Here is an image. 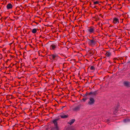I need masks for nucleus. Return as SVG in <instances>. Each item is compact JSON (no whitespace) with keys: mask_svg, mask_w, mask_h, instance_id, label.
<instances>
[{"mask_svg":"<svg viewBox=\"0 0 130 130\" xmlns=\"http://www.w3.org/2000/svg\"><path fill=\"white\" fill-rule=\"evenodd\" d=\"M50 58L52 60L57 61L60 59V57L56 54H54L50 56Z\"/></svg>","mask_w":130,"mask_h":130,"instance_id":"nucleus-1","label":"nucleus"},{"mask_svg":"<svg viewBox=\"0 0 130 130\" xmlns=\"http://www.w3.org/2000/svg\"><path fill=\"white\" fill-rule=\"evenodd\" d=\"M88 43L89 46L93 47L95 45L96 42L93 39L92 40L88 39Z\"/></svg>","mask_w":130,"mask_h":130,"instance_id":"nucleus-2","label":"nucleus"},{"mask_svg":"<svg viewBox=\"0 0 130 130\" xmlns=\"http://www.w3.org/2000/svg\"><path fill=\"white\" fill-rule=\"evenodd\" d=\"M95 28L94 27H90L87 29L88 32L90 33H93L95 30Z\"/></svg>","mask_w":130,"mask_h":130,"instance_id":"nucleus-3","label":"nucleus"},{"mask_svg":"<svg viewBox=\"0 0 130 130\" xmlns=\"http://www.w3.org/2000/svg\"><path fill=\"white\" fill-rule=\"evenodd\" d=\"M113 23L114 24H117L119 23V19L116 17L114 18L113 19Z\"/></svg>","mask_w":130,"mask_h":130,"instance_id":"nucleus-4","label":"nucleus"},{"mask_svg":"<svg viewBox=\"0 0 130 130\" xmlns=\"http://www.w3.org/2000/svg\"><path fill=\"white\" fill-rule=\"evenodd\" d=\"M60 116L62 118H67L68 117V115L67 114L65 115L64 113H60Z\"/></svg>","mask_w":130,"mask_h":130,"instance_id":"nucleus-5","label":"nucleus"},{"mask_svg":"<svg viewBox=\"0 0 130 130\" xmlns=\"http://www.w3.org/2000/svg\"><path fill=\"white\" fill-rule=\"evenodd\" d=\"M57 47V45H55L54 44H53L50 46V48L51 50H55V49Z\"/></svg>","mask_w":130,"mask_h":130,"instance_id":"nucleus-6","label":"nucleus"},{"mask_svg":"<svg viewBox=\"0 0 130 130\" xmlns=\"http://www.w3.org/2000/svg\"><path fill=\"white\" fill-rule=\"evenodd\" d=\"M94 102V99L92 98H91L89 99V101L88 103L90 105H91L93 104Z\"/></svg>","mask_w":130,"mask_h":130,"instance_id":"nucleus-7","label":"nucleus"},{"mask_svg":"<svg viewBox=\"0 0 130 130\" xmlns=\"http://www.w3.org/2000/svg\"><path fill=\"white\" fill-rule=\"evenodd\" d=\"M124 86L126 87H129L130 86V83L128 81H126L124 82Z\"/></svg>","mask_w":130,"mask_h":130,"instance_id":"nucleus-8","label":"nucleus"},{"mask_svg":"<svg viewBox=\"0 0 130 130\" xmlns=\"http://www.w3.org/2000/svg\"><path fill=\"white\" fill-rule=\"evenodd\" d=\"M6 7L7 9H11L12 7V5L11 4L9 3L7 5Z\"/></svg>","mask_w":130,"mask_h":130,"instance_id":"nucleus-9","label":"nucleus"},{"mask_svg":"<svg viewBox=\"0 0 130 130\" xmlns=\"http://www.w3.org/2000/svg\"><path fill=\"white\" fill-rule=\"evenodd\" d=\"M80 107L79 106H77L75 107L73 109V110L74 111H77L79 110L80 109Z\"/></svg>","mask_w":130,"mask_h":130,"instance_id":"nucleus-10","label":"nucleus"},{"mask_svg":"<svg viewBox=\"0 0 130 130\" xmlns=\"http://www.w3.org/2000/svg\"><path fill=\"white\" fill-rule=\"evenodd\" d=\"M58 120V119H56L54 120L53 121V122L55 126H57V121Z\"/></svg>","mask_w":130,"mask_h":130,"instance_id":"nucleus-11","label":"nucleus"},{"mask_svg":"<svg viewBox=\"0 0 130 130\" xmlns=\"http://www.w3.org/2000/svg\"><path fill=\"white\" fill-rule=\"evenodd\" d=\"M75 121V120L74 119H72L70 120L69 122H68V123L70 124V125H71Z\"/></svg>","mask_w":130,"mask_h":130,"instance_id":"nucleus-12","label":"nucleus"},{"mask_svg":"<svg viewBox=\"0 0 130 130\" xmlns=\"http://www.w3.org/2000/svg\"><path fill=\"white\" fill-rule=\"evenodd\" d=\"M111 53L109 52H106V56L107 57H109L111 56Z\"/></svg>","mask_w":130,"mask_h":130,"instance_id":"nucleus-13","label":"nucleus"},{"mask_svg":"<svg viewBox=\"0 0 130 130\" xmlns=\"http://www.w3.org/2000/svg\"><path fill=\"white\" fill-rule=\"evenodd\" d=\"M37 31V29L36 28H34L32 29V33L35 34L36 33Z\"/></svg>","mask_w":130,"mask_h":130,"instance_id":"nucleus-14","label":"nucleus"},{"mask_svg":"<svg viewBox=\"0 0 130 130\" xmlns=\"http://www.w3.org/2000/svg\"><path fill=\"white\" fill-rule=\"evenodd\" d=\"M55 127L54 128V130H59V129L58 127L57 126H55Z\"/></svg>","mask_w":130,"mask_h":130,"instance_id":"nucleus-15","label":"nucleus"},{"mask_svg":"<svg viewBox=\"0 0 130 130\" xmlns=\"http://www.w3.org/2000/svg\"><path fill=\"white\" fill-rule=\"evenodd\" d=\"M90 69L91 70H94V68L93 66H91L90 68Z\"/></svg>","mask_w":130,"mask_h":130,"instance_id":"nucleus-16","label":"nucleus"},{"mask_svg":"<svg viewBox=\"0 0 130 130\" xmlns=\"http://www.w3.org/2000/svg\"><path fill=\"white\" fill-rule=\"evenodd\" d=\"M129 120L128 119H125V120H124V121L125 122H128L129 121Z\"/></svg>","mask_w":130,"mask_h":130,"instance_id":"nucleus-17","label":"nucleus"},{"mask_svg":"<svg viewBox=\"0 0 130 130\" xmlns=\"http://www.w3.org/2000/svg\"><path fill=\"white\" fill-rule=\"evenodd\" d=\"M99 3V2L98 1H96L94 2V5H96Z\"/></svg>","mask_w":130,"mask_h":130,"instance_id":"nucleus-18","label":"nucleus"},{"mask_svg":"<svg viewBox=\"0 0 130 130\" xmlns=\"http://www.w3.org/2000/svg\"><path fill=\"white\" fill-rule=\"evenodd\" d=\"M93 93V94H94V95H95V92H94L93 93H92V92H90V94H92Z\"/></svg>","mask_w":130,"mask_h":130,"instance_id":"nucleus-19","label":"nucleus"},{"mask_svg":"<svg viewBox=\"0 0 130 130\" xmlns=\"http://www.w3.org/2000/svg\"><path fill=\"white\" fill-rule=\"evenodd\" d=\"M86 99L85 98H83L82 99V100L84 101L85 102V101L86 100Z\"/></svg>","mask_w":130,"mask_h":130,"instance_id":"nucleus-20","label":"nucleus"},{"mask_svg":"<svg viewBox=\"0 0 130 130\" xmlns=\"http://www.w3.org/2000/svg\"><path fill=\"white\" fill-rule=\"evenodd\" d=\"M65 106H62V109Z\"/></svg>","mask_w":130,"mask_h":130,"instance_id":"nucleus-21","label":"nucleus"},{"mask_svg":"<svg viewBox=\"0 0 130 130\" xmlns=\"http://www.w3.org/2000/svg\"><path fill=\"white\" fill-rule=\"evenodd\" d=\"M1 84V82H0V84Z\"/></svg>","mask_w":130,"mask_h":130,"instance_id":"nucleus-22","label":"nucleus"}]
</instances>
